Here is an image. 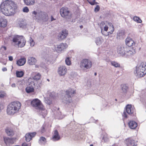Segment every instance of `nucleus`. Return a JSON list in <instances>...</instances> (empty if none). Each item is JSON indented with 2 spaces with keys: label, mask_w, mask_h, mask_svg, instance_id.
<instances>
[{
  "label": "nucleus",
  "mask_w": 146,
  "mask_h": 146,
  "mask_svg": "<svg viewBox=\"0 0 146 146\" xmlns=\"http://www.w3.org/2000/svg\"><path fill=\"white\" fill-rule=\"evenodd\" d=\"M29 42L30 44V46H31L33 47L35 45V42L32 39V38L31 37H30V39H29Z\"/></svg>",
  "instance_id": "45"
},
{
  "label": "nucleus",
  "mask_w": 146,
  "mask_h": 146,
  "mask_svg": "<svg viewBox=\"0 0 146 146\" xmlns=\"http://www.w3.org/2000/svg\"><path fill=\"white\" fill-rule=\"evenodd\" d=\"M18 24L20 27L23 28H25L26 25V23L22 20L20 21L19 22Z\"/></svg>",
  "instance_id": "34"
},
{
  "label": "nucleus",
  "mask_w": 146,
  "mask_h": 146,
  "mask_svg": "<svg viewBox=\"0 0 146 146\" xmlns=\"http://www.w3.org/2000/svg\"><path fill=\"white\" fill-rule=\"evenodd\" d=\"M38 110L40 115H41L44 118L47 114V110L44 108L43 106L42 108Z\"/></svg>",
  "instance_id": "21"
},
{
  "label": "nucleus",
  "mask_w": 146,
  "mask_h": 146,
  "mask_svg": "<svg viewBox=\"0 0 146 146\" xmlns=\"http://www.w3.org/2000/svg\"><path fill=\"white\" fill-rule=\"evenodd\" d=\"M34 88L33 86H28L26 88V92L28 93L33 92L34 90Z\"/></svg>",
  "instance_id": "32"
},
{
  "label": "nucleus",
  "mask_w": 146,
  "mask_h": 146,
  "mask_svg": "<svg viewBox=\"0 0 146 146\" xmlns=\"http://www.w3.org/2000/svg\"><path fill=\"white\" fill-rule=\"evenodd\" d=\"M31 15L33 19L37 21L43 20L46 21L48 19V16L46 13L41 11H34L32 12Z\"/></svg>",
  "instance_id": "2"
},
{
  "label": "nucleus",
  "mask_w": 146,
  "mask_h": 146,
  "mask_svg": "<svg viewBox=\"0 0 146 146\" xmlns=\"http://www.w3.org/2000/svg\"><path fill=\"white\" fill-rule=\"evenodd\" d=\"M41 82L40 81V84H38V86L40 87L41 85Z\"/></svg>",
  "instance_id": "57"
},
{
  "label": "nucleus",
  "mask_w": 146,
  "mask_h": 146,
  "mask_svg": "<svg viewBox=\"0 0 146 146\" xmlns=\"http://www.w3.org/2000/svg\"><path fill=\"white\" fill-rule=\"evenodd\" d=\"M103 41V39L101 37H97L95 38V42L97 45H100L102 44Z\"/></svg>",
  "instance_id": "29"
},
{
  "label": "nucleus",
  "mask_w": 146,
  "mask_h": 146,
  "mask_svg": "<svg viewBox=\"0 0 146 146\" xmlns=\"http://www.w3.org/2000/svg\"><path fill=\"white\" fill-rule=\"evenodd\" d=\"M17 76V77H21L24 75V72L23 71H17L16 72Z\"/></svg>",
  "instance_id": "35"
},
{
  "label": "nucleus",
  "mask_w": 146,
  "mask_h": 146,
  "mask_svg": "<svg viewBox=\"0 0 146 146\" xmlns=\"http://www.w3.org/2000/svg\"><path fill=\"white\" fill-rule=\"evenodd\" d=\"M111 65L115 67H119L120 66V64L117 62L112 61L111 62Z\"/></svg>",
  "instance_id": "40"
},
{
  "label": "nucleus",
  "mask_w": 146,
  "mask_h": 146,
  "mask_svg": "<svg viewBox=\"0 0 146 146\" xmlns=\"http://www.w3.org/2000/svg\"><path fill=\"white\" fill-rule=\"evenodd\" d=\"M66 64L68 66L70 65L71 64L70 59V57H68L66 58L65 60Z\"/></svg>",
  "instance_id": "39"
},
{
  "label": "nucleus",
  "mask_w": 146,
  "mask_h": 146,
  "mask_svg": "<svg viewBox=\"0 0 146 146\" xmlns=\"http://www.w3.org/2000/svg\"><path fill=\"white\" fill-rule=\"evenodd\" d=\"M46 142L47 141L46 138L42 136L40 137L38 141V143L42 145H44Z\"/></svg>",
  "instance_id": "28"
},
{
  "label": "nucleus",
  "mask_w": 146,
  "mask_h": 146,
  "mask_svg": "<svg viewBox=\"0 0 146 146\" xmlns=\"http://www.w3.org/2000/svg\"><path fill=\"white\" fill-rule=\"evenodd\" d=\"M75 93V90L74 89H69L66 92V94L62 100V102L66 104L72 101L71 96Z\"/></svg>",
  "instance_id": "7"
},
{
  "label": "nucleus",
  "mask_w": 146,
  "mask_h": 146,
  "mask_svg": "<svg viewBox=\"0 0 146 146\" xmlns=\"http://www.w3.org/2000/svg\"><path fill=\"white\" fill-rule=\"evenodd\" d=\"M110 24V23L105 21H103L100 24L99 26L100 28H101V32L103 35L105 36H107L109 35L110 34H111L114 31V28L113 26L112 25V29L111 30V31L109 32L107 34L105 35L103 33V31H107L108 30V25L111 24Z\"/></svg>",
  "instance_id": "8"
},
{
  "label": "nucleus",
  "mask_w": 146,
  "mask_h": 146,
  "mask_svg": "<svg viewBox=\"0 0 146 146\" xmlns=\"http://www.w3.org/2000/svg\"><path fill=\"white\" fill-rule=\"evenodd\" d=\"M112 146H116L115 145H112Z\"/></svg>",
  "instance_id": "63"
},
{
  "label": "nucleus",
  "mask_w": 146,
  "mask_h": 146,
  "mask_svg": "<svg viewBox=\"0 0 146 146\" xmlns=\"http://www.w3.org/2000/svg\"><path fill=\"white\" fill-rule=\"evenodd\" d=\"M60 139V137L58 131L57 130H54L53 133L52 140L54 141H56L59 140Z\"/></svg>",
  "instance_id": "17"
},
{
  "label": "nucleus",
  "mask_w": 146,
  "mask_h": 146,
  "mask_svg": "<svg viewBox=\"0 0 146 146\" xmlns=\"http://www.w3.org/2000/svg\"><path fill=\"white\" fill-rule=\"evenodd\" d=\"M31 104L33 107L37 110L42 108L43 106L40 101L37 98L34 99L32 101Z\"/></svg>",
  "instance_id": "11"
},
{
  "label": "nucleus",
  "mask_w": 146,
  "mask_h": 146,
  "mask_svg": "<svg viewBox=\"0 0 146 146\" xmlns=\"http://www.w3.org/2000/svg\"><path fill=\"white\" fill-rule=\"evenodd\" d=\"M17 8L16 4L14 2L7 0L3 2L0 6L1 10L5 15L11 16L13 15L15 12V10Z\"/></svg>",
  "instance_id": "1"
},
{
  "label": "nucleus",
  "mask_w": 146,
  "mask_h": 146,
  "mask_svg": "<svg viewBox=\"0 0 146 146\" xmlns=\"http://www.w3.org/2000/svg\"><path fill=\"white\" fill-rule=\"evenodd\" d=\"M83 26L82 25H81L80 26V28H81V29H82V28H83Z\"/></svg>",
  "instance_id": "58"
},
{
  "label": "nucleus",
  "mask_w": 146,
  "mask_h": 146,
  "mask_svg": "<svg viewBox=\"0 0 146 146\" xmlns=\"http://www.w3.org/2000/svg\"><path fill=\"white\" fill-rule=\"evenodd\" d=\"M67 72V69L64 66H60L58 68V73L60 76H64Z\"/></svg>",
  "instance_id": "14"
},
{
  "label": "nucleus",
  "mask_w": 146,
  "mask_h": 146,
  "mask_svg": "<svg viewBox=\"0 0 146 146\" xmlns=\"http://www.w3.org/2000/svg\"><path fill=\"white\" fill-rule=\"evenodd\" d=\"M68 34V31L63 30L61 32L59 33L58 37L60 40H62L65 38L67 35Z\"/></svg>",
  "instance_id": "20"
},
{
  "label": "nucleus",
  "mask_w": 146,
  "mask_h": 146,
  "mask_svg": "<svg viewBox=\"0 0 146 146\" xmlns=\"http://www.w3.org/2000/svg\"><path fill=\"white\" fill-rule=\"evenodd\" d=\"M26 62L25 59L22 58L17 61V64L19 66H21L24 64Z\"/></svg>",
  "instance_id": "30"
},
{
  "label": "nucleus",
  "mask_w": 146,
  "mask_h": 146,
  "mask_svg": "<svg viewBox=\"0 0 146 146\" xmlns=\"http://www.w3.org/2000/svg\"><path fill=\"white\" fill-rule=\"evenodd\" d=\"M1 48L2 50L3 49L4 50H6L7 49L6 47L4 46H2Z\"/></svg>",
  "instance_id": "52"
},
{
  "label": "nucleus",
  "mask_w": 146,
  "mask_h": 146,
  "mask_svg": "<svg viewBox=\"0 0 146 146\" xmlns=\"http://www.w3.org/2000/svg\"><path fill=\"white\" fill-rule=\"evenodd\" d=\"M41 74L39 73H37L33 77V78H32L35 80L37 81L40 80L41 78Z\"/></svg>",
  "instance_id": "36"
},
{
  "label": "nucleus",
  "mask_w": 146,
  "mask_h": 146,
  "mask_svg": "<svg viewBox=\"0 0 146 146\" xmlns=\"http://www.w3.org/2000/svg\"><path fill=\"white\" fill-rule=\"evenodd\" d=\"M100 9V7L98 5H96L94 9V11L96 12L99 11Z\"/></svg>",
  "instance_id": "47"
},
{
  "label": "nucleus",
  "mask_w": 146,
  "mask_h": 146,
  "mask_svg": "<svg viewBox=\"0 0 146 146\" xmlns=\"http://www.w3.org/2000/svg\"><path fill=\"white\" fill-rule=\"evenodd\" d=\"M12 38V43L15 46L22 48L24 46L25 44L26 40L23 36L14 35Z\"/></svg>",
  "instance_id": "4"
},
{
  "label": "nucleus",
  "mask_w": 146,
  "mask_h": 146,
  "mask_svg": "<svg viewBox=\"0 0 146 146\" xmlns=\"http://www.w3.org/2000/svg\"><path fill=\"white\" fill-rule=\"evenodd\" d=\"M23 11L24 12L27 13L29 12V9L27 7H25L23 8Z\"/></svg>",
  "instance_id": "46"
},
{
  "label": "nucleus",
  "mask_w": 146,
  "mask_h": 146,
  "mask_svg": "<svg viewBox=\"0 0 146 146\" xmlns=\"http://www.w3.org/2000/svg\"><path fill=\"white\" fill-rule=\"evenodd\" d=\"M11 86L12 88H15L17 86V84L16 83V84H15L14 83H12L11 84Z\"/></svg>",
  "instance_id": "51"
},
{
  "label": "nucleus",
  "mask_w": 146,
  "mask_h": 146,
  "mask_svg": "<svg viewBox=\"0 0 146 146\" xmlns=\"http://www.w3.org/2000/svg\"><path fill=\"white\" fill-rule=\"evenodd\" d=\"M94 75H95V76H96L97 75V73L96 72L95 73Z\"/></svg>",
  "instance_id": "60"
},
{
  "label": "nucleus",
  "mask_w": 146,
  "mask_h": 146,
  "mask_svg": "<svg viewBox=\"0 0 146 146\" xmlns=\"http://www.w3.org/2000/svg\"><path fill=\"white\" fill-rule=\"evenodd\" d=\"M128 89V87L125 84H123L122 86L121 89L123 92L124 93H126Z\"/></svg>",
  "instance_id": "37"
},
{
  "label": "nucleus",
  "mask_w": 146,
  "mask_h": 146,
  "mask_svg": "<svg viewBox=\"0 0 146 146\" xmlns=\"http://www.w3.org/2000/svg\"><path fill=\"white\" fill-rule=\"evenodd\" d=\"M28 86L34 87L35 86L36 81L32 78H29L28 79Z\"/></svg>",
  "instance_id": "26"
},
{
  "label": "nucleus",
  "mask_w": 146,
  "mask_h": 146,
  "mask_svg": "<svg viewBox=\"0 0 146 146\" xmlns=\"http://www.w3.org/2000/svg\"><path fill=\"white\" fill-rule=\"evenodd\" d=\"M3 140L6 146H11L16 142V138L15 137L9 138L7 137H3V138L0 137V144H1L2 141Z\"/></svg>",
  "instance_id": "9"
},
{
  "label": "nucleus",
  "mask_w": 146,
  "mask_h": 146,
  "mask_svg": "<svg viewBox=\"0 0 146 146\" xmlns=\"http://www.w3.org/2000/svg\"><path fill=\"white\" fill-rule=\"evenodd\" d=\"M15 146H20L19 145H15Z\"/></svg>",
  "instance_id": "62"
},
{
  "label": "nucleus",
  "mask_w": 146,
  "mask_h": 146,
  "mask_svg": "<svg viewBox=\"0 0 146 146\" xmlns=\"http://www.w3.org/2000/svg\"><path fill=\"white\" fill-rule=\"evenodd\" d=\"M80 67L81 69L84 71H85L90 69L92 66V61L88 59H84L80 61Z\"/></svg>",
  "instance_id": "6"
},
{
  "label": "nucleus",
  "mask_w": 146,
  "mask_h": 146,
  "mask_svg": "<svg viewBox=\"0 0 146 146\" xmlns=\"http://www.w3.org/2000/svg\"><path fill=\"white\" fill-rule=\"evenodd\" d=\"M21 103L18 101L12 102L7 107V112L9 115H13L18 111L20 108Z\"/></svg>",
  "instance_id": "5"
},
{
  "label": "nucleus",
  "mask_w": 146,
  "mask_h": 146,
  "mask_svg": "<svg viewBox=\"0 0 146 146\" xmlns=\"http://www.w3.org/2000/svg\"><path fill=\"white\" fill-rule=\"evenodd\" d=\"M125 142L127 146H135L137 145L135 141L131 138L126 139Z\"/></svg>",
  "instance_id": "16"
},
{
  "label": "nucleus",
  "mask_w": 146,
  "mask_h": 146,
  "mask_svg": "<svg viewBox=\"0 0 146 146\" xmlns=\"http://www.w3.org/2000/svg\"><path fill=\"white\" fill-rule=\"evenodd\" d=\"M9 60L11 61L13 60V58L12 56H9Z\"/></svg>",
  "instance_id": "53"
},
{
  "label": "nucleus",
  "mask_w": 146,
  "mask_h": 146,
  "mask_svg": "<svg viewBox=\"0 0 146 146\" xmlns=\"http://www.w3.org/2000/svg\"><path fill=\"white\" fill-rule=\"evenodd\" d=\"M90 146H93V145H90Z\"/></svg>",
  "instance_id": "61"
},
{
  "label": "nucleus",
  "mask_w": 146,
  "mask_h": 146,
  "mask_svg": "<svg viewBox=\"0 0 146 146\" xmlns=\"http://www.w3.org/2000/svg\"><path fill=\"white\" fill-rule=\"evenodd\" d=\"M133 20L137 23H140L141 22V20L140 18L137 16H134L133 17Z\"/></svg>",
  "instance_id": "42"
},
{
  "label": "nucleus",
  "mask_w": 146,
  "mask_h": 146,
  "mask_svg": "<svg viewBox=\"0 0 146 146\" xmlns=\"http://www.w3.org/2000/svg\"><path fill=\"white\" fill-rule=\"evenodd\" d=\"M68 46L66 43H62L59 45L55 46V50L58 53L62 52L65 50Z\"/></svg>",
  "instance_id": "12"
},
{
  "label": "nucleus",
  "mask_w": 146,
  "mask_h": 146,
  "mask_svg": "<svg viewBox=\"0 0 146 146\" xmlns=\"http://www.w3.org/2000/svg\"><path fill=\"white\" fill-rule=\"evenodd\" d=\"M7 21L6 19L3 17L0 18V27H5L7 25Z\"/></svg>",
  "instance_id": "23"
},
{
  "label": "nucleus",
  "mask_w": 146,
  "mask_h": 146,
  "mask_svg": "<svg viewBox=\"0 0 146 146\" xmlns=\"http://www.w3.org/2000/svg\"><path fill=\"white\" fill-rule=\"evenodd\" d=\"M44 102L46 104L48 105H50L52 103V101L50 99L46 98L45 99Z\"/></svg>",
  "instance_id": "44"
},
{
  "label": "nucleus",
  "mask_w": 146,
  "mask_h": 146,
  "mask_svg": "<svg viewBox=\"0 0 146 146\" xmlns=\"http://www.w3.org/2000/svg\"><path fill=\"white\" fill-rule=\"evenodd\" d=\"M134 73L138 78L144 76L146 74V62H142L138 64L136 67Z\"/></svg>",
  "instance_id": "3"
},
{
  "label": "nucleus",
  "mask_w": 146,
  "mask_h": 146,
  "mask_svg": "<svg viewBox=\"0 0 146 146\" xmlns=\"http://www.w3.org/2000/svg\"><path fill=\"white\" fill-rule=\"evenodd\" d=\"M5 131L7 135L9 136H13L14 134L13 131L11 129L8 127L5 129Z\"/></svg>",
  "instance_id": "25"
},
{
  "label": "nucleus",
  "mask_w": 146,
  "mask_h": 146,
  "mask_svg": "<svg viewBox=\"0 0 146 146\" xmlns=\"http://www.w3.org/2000/svg\"><path fill=\"white\" fill-rule=\"evenodd\" d=\"M129 127L132 129H135L137 126V123L135 121H131L128 123Z\"/></svg>",
  "instance_id": "24"
},
{
  "label": "nucleus",
  "mask_w": 146,
  "mask_h": 146,
  "mask_svg": "<svg viewBox=\"0 0 146 146\" xmlns=\"http://www.w3.org/2000/svg\"><path fill=\"white\" fill-rule=\"evenodd\" d=\"M135 110L134 108L132 107L131 105H127L126 106V112L124 111L122 116L124 117L127 118L128 116L127 113L129 115H131L133 113Z\"/></svg>",
  "instance_id": "10"
},
{
  "label": "nucleus",
  "mask_w": 146,
  "mask_h": 146,
  "mask_svg": "<svg viewBox=\"0 0 146 146\" xmlns=\"http://www.w3.org/2000/svg\"><path fill=\"white\" fill-rule=\"evenodd\" d=\"M54 92L50 93L49 95L50 96L51 98H54Z\"/></svg>",
  "instance_id": "50"
},
{
  "label": "nucleus",
  "mask_w": 146,
  "mask_h": 146,
  "mask_svg": "<svg viewBox=\"0 0 146 146\" xmlns=\"http://www.w3.org/2000/svg\"><path fill=\"white\" fill-rule=\"evenodd\" d=\"M37 60L34 57H30L28 58V62L30 65L35 64Z\"/></svg>",
  "instance_id": "27"
},
{
  "label": "nucleus",
  "mask_w": 146,
  "mask_h": 146,
  "mask_svg": "<svg viewBox=\"0 0 146 146\" xmlns=\"http://www.w3.org/2000/svg\"><path fill=\"white\" fill-rule=\"evenodd\" d=\"M40 66L41 67L44 69L46 68V67L45 65V64L43 63H42L40 64Z\"/></svg>",
  "instance_id": "49"
},
{
  "label": "nucleus",
  "mask_w": 146,
  "mask_h": 146,
  "mask_svg": "<svg viewBox=\"0 0 146 146\" xmlns=\"http://www.w3.org/2000/svg\"><path fill=\"white\" fill-rule=\"evenodd\" d=\"M125 54L124 56L127 58H129L135 53L136 52L135 49H130L127 47V50L125 51Z\"/></svg>",
  "instance_id": "15"
},
{
  "label": "nucleus",
  "mask_w": 146,
  "mask_h": 146,
  "mask_svg": "<svg viewBox=\"0 0 146 146\" xmlns=\"http://www.w3.org/2000/svg\"><path fill=\"white\" fill-rule=\"evenodd\" d=\"M56 19L54 18L52 16H51V21H53L55 20Z\"/></svg>",
  "instance_id": "54"
},
{
  "label": "nucleus",
  "mask_w": 146,
  "mask_h": 146,
  "mask_svg": "<svg viewBox=\"0 0 146 146\" xmlns=\"http://www.w3.org/2000/svg\"><path fill=\"white\" fill-rule=\"evenodd\" d=\"M6 94L5 92L0 91V98H3L6 96Z\"/></svg>",
  "instance_id": "43"
},
{
  "label": "nucleus",
  "mask_w": 146,
  "mask_h": 146,
  "mask_svg": "<svg viewBox=\"0 0 146 146\" xmlns=\"http://www.w3.org/2000/svg\"><path fill=\"white\" fill-rule=\"evenodd\" d=\"M60 13L62 17L67 18L69 16L70 12L67 7H63L60 10Z\"/></svg>",
  "instance_id": "13"
},
{
  "label": "nucleus",
  "mask_w": 146,
  "mask_h": 146,
  "mask_svg": "<svg viewBox=\"0 0 146 146\" xmlns=\"http://www.w3.org/2000/svg\"><path fill=\"white\" fill-rule=\"evenodd\" d=\"M36 132H33L28 133L25 135L26 141L27 142H29L33 137H34L36 135Z\"/></svg>",
  "instance_id": "19"
},
{
  "label": "nucleus",
  "mask_w": 146,
  "mask_h": 146,
  "mask_svg": "<svg viewBox=\"0 0 146 146\" xmlns=\"http://www.w3.org/2000/svg\"><path fill=\"white\" fill-rule=\"evenodd\" d=\"M35 67H36L38 68V65H35Z\"/></svg>",
  "instance_id": "59"
},
{
  "label": "nucleus",
  "mask_w": 146,
  "mask_h": 146,
  "mask_svg": "<svg viewBox=\"0 0 146 146\" xmlns=\"http://www.w3.org/2000/svg\"><path fill=\"white\" fill-rule=\"evenodd\" d=\"M88 2L91 5H93L95 4H97L98 3L95 1V0H87Z\"/></svg>",
  "instance_id": "41"
},
{
  "label": "nucleus",
  "mask_w": 146,
  "mask_h": 146,
  "mask_svg": "<svg viewBox=\"0 0 146 146\" xmlns=\"http://www.w3.org/2000/svg\"><path fill=\"white\" fill-rule=\"evenodd\" d=\"M117 38L119 39H121L123 38L124 36V33L123 31H121L117 34Z\"/></svg>",
  "instance_id": "33"
},
{
  "label": "nucleus",
  "mask_w": 146,
  "mask_h": 146,
  "mask_svg": "<svg viewBox=\"0 0 146 146\" xmlns=\"http://www.w3.org/2000/svg\"><path fill=\"white\" fill-rule=\"evenodd\" d=\"M126 44L129 47H131L135 44L134 42L132 39L128 37L125 40Z\"/></svg>",
  "instance_id": "22"
},
{
  "label": "nucleus",
  "mask_w": 146,
  "mask_h": 146,
  "mask_svg": "<svg viewBox=\"0 0 146 146\" xmlns=\"http://www.w3.org/2000/svg\"><path fill=\"white\" fill-rule=\"evenodd\" d=\"M127 50V47H118L117 49V52L122 56H124L125 54V51Z\"/></svg>",
  "instance_id": "18"
},
{
  "label": "nucleus",
  "mask_w": 146,
  "mask_h": 146,
  "mask_svg": "<svg viewBox=\"0 0 146 146\" xmlns=\"http://www.w3.org/2000/svg\"><path fill=\"white\" fill-rule=\"evenodd\" d=\"M24 3L27 5H32L35 3V0H23Z\"/></svg>",
  "instance_id": "31"
},
{
  "label": "nucleus",
  "mask_w": 146,
  "mask_h": 146,
  "mask_svg": "<svg viewBox=\"0 0 146 146\" xmlns=\"http://www.w3.org/2000/svg\"><path fill=\"white\" fill-rule=\"evenodd\" d=\"M115 100L116 101H117V99H115Z\"/></svg>",
  "instance_id": "64"
},
{
  "label": "nucleus",
  "mask_w": 146,
  "mask_h": 146,
  "mask_svg": "<svg viewBox=\"0 0 146 146\" xmlns=\"http://www.w3.org/2000/svg\"><path fill=\"white\" fill-rule=\"evenodd\" d=\"M17 86L19 88H22L23 85V82L21 80H18L16 82Z\"/></svg>",
  "instance_id": "38"
},
{
  "label": "nucleus",
  "mask_w": 146,
  "mask_h": 146,
  "mask_svg": "<svg viewBox=\"0 0 146 146\" xmlns=\"http://www.w3.org/2000/svg\"><path fill=\"white\" fill-rule=\"evenodd\" d=\"M45 125H43L41 128V133H42L44 132L45 131Z\"/></svg>",
  "instance_id": "48"
},
{
  "label": "nucleus",
  "mask_w": 146,
  "mask_h": 146,
  "mask_svg": "<svg viewBox=\"0 0 146 146\" xmlns=\"http://www.w3.org/2000/svg\"><path fill=\"white\" fill-rule=\"evenodd\" d=\"M22 146H28L27 144L25 143H23Z\"/></svg>",
  "instance_id": "56"
},
{
  "label": "nucleus",
  "mask_w": 146,
  "mask_h": 146,
  "mask_svg": "<svg viewBox=\"0 0 146 146\" xmlns=\"http://www.w3.org/2000/svg\"><path fill=\"white\" fill-rule=\"evenodd\" d=\"M7 68L5 67H4L2 68V70L3 71H5L7 70Z\"/></svg>",
  "instance_id": "55"
}]
</instances>
